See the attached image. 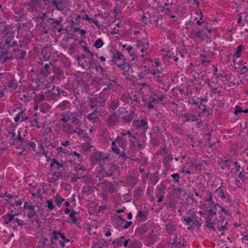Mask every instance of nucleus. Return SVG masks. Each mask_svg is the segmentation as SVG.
Masks as SVG:
<instances>
[{"label": "nucleus", "mask_w": 248, "mask_h": 248, "mask_svg": "<svg viewBox=\"0 0 248 248\" xmlns=\"http://www.w3.org/2000/svg\"><path fill=\"white\" fill-rule=\"evenodd\" d=\"M64 201V199L62 197L57 195L55 198V202L56 204L60 206L62 202H63Z\"/></svg>", "instance_id": "36"}, {"label": "nucleus", "mask_w": 248, "mask_h": 248, "mask_svg": "<svg viewBox=\"0 0 248 248\" xmlns=\"http://www.w3.org/2000/svg\"><path fill=\"white\" fill-rule=\"evenodd\" d=\"M71 105V103L67 100H64L61 102L58 106V107L62 110L68 108Z\"/></svg>", "instance_id": "24"}, {"label": "nucleus", "mask_w": 248, "mask_h": 248, "mask_svg": "<svg viewBox=\"0 0 248 248\" xmlns=\"http://www.w3.org/2000/svg\"><path fill=\"white\" fill-rule=\"evenodd\" d=\"M221 212H223L225 214L227 215L228 216H231V212L228 210L225 209L224 207H220Z\"/></svg>", "instance_id": "43"}, {"label": "nucleus", "mask_w": 248, "mask_h": 248, "mask_svg": "<svg viewBox=\"0 0 248 248\" xmlns=\"http://www.w3.org/2000/svg\"><path fill=\"white\" fill-rule=\"evenodd\" d=\"M51 4L53 5H54L56 8H57V9L59 10H61L58 7V6H59V1H58L57 0H53L52 2H51Z\"/></svg>", "instance_id": "49"}, {"label": "nucleus", "mask_w": 248, "mask_h": 248, "mask_svg": "<svg viewBox=\"0 0 248 248\" xmlns=\"http://www.w3.org/2000/svg\"><path fill=\"white\" fill-rule=\"evenodd\" d=\"M61 238L62 240V241H64L65 242H69L70 241V240L68 239H67L65 236L64 233H62L61 235Z\"/></svg>", "instance_id": "52"}, {"label": "nucleus", "mask_w": 248, "mask_h": 248, "mask_svg": "<svg viewBox=\"0 0 248 248\" xmlns=\"http://www.w3.org/2000/svg\"><path fill=\"white\" fill-rule=\"evenodd\" d=\"M106 242L103 239H96L93 241V248H103L106 246Z\"/></svg>", "instance_id": "15"}, {"label": "nucleus", "mask_w": 248, "mask_h": 248, "mask_svg": "<svg viewBox=\"0 0 248 248\" xmlns=\"http://www.w3.org/2000/svg\"><path fill=\"white\" fill-rule=\"evenodd\" d=\"M119 105V102L118 100H111L109 104V109L111 111L115 110Z\"/></svg>", "instance_id": "26"}, {"label": "nucleus", "mask_w": 248, "mask_h": 248, "mask_svg": "<svg viewBox=\"0 0 248 248\" xmlns=\"http://www.w3.org/2000/svg\"><path fill=\"white\" fill-rule=\"evenodd\" d=\"M82 177V173H80V174H79V175L78 174V173H77V177L76 178L74 177V178H72V181H75L77 179L80 178Z\"/></svg>", "instance_id": "58"}, {"label": "nucleus", "mask_w": 248, "mask_h": 248, "mask_svg": "<svg viewBox=\"0 0 248 248\" xmlns=\"http://www.w3.org/2000/svg\"><path fill=\"white\" fill-rule=\"evenodd\" d=\"M64 167V163L62 162L61 163L58 162L55 158H53L51 160V162L50 163V167L52 170H59L61 168H62Z\"/></svg>", "instance_id": "10"}, {"label": "nucleus", "mask_w": 248, "mask_h": 248, "mask_svg": "<svg viewBox=\"0 0 248 248\" xmlns=\"http://www.w3.org/2000/svg\"><path fill=\"white\" fill-rule=\"evenodd\" d=\"M199 146L201 148L209 150L213 147L214 143L211 140H197Z\"/></svg>", "instance_id": "8"}, {"label": "nucleus", "mask_w": 248, "mask_h": 248, "mask_svg": "<svg viewBox=\"0 0 248 248\" xmlns=\"http://www.w3.org/2000/svg\"><path fill=\"white\" fill-rule=\"evenodd\" d=\"M133 47L132 46H129L126 47V50L128 52H130L133 50Z\"/></svg>", "instance_id": "64"}, {"label": "nucleus", "mask_w": 248, "mask_h": 248, "mask_svg": "<svg viewBox=\"0 0 248 248\" xmlns=\"http://www.w3.org/2000/svg\"><path fill=\"white\" fill-rule=\"evenodd\" d=\"M195 14L199 16V19L196 21L197 24L198 25H201L202 23H203V21H202L203 17L202 12L200 10L196 11L195 12Z\"/></svg>", "instance_id": "31"}, {"label": "nucleus", "mask_w": 248, "mask_h": 248, "mask_svg": "<svg viewBox=\"0 0 248 248\" xmlns=\"http://www.w3.org/2000/svg\"><path fill=\"white\" fill-rule=\"evenodd\" d=\"M78 116V113L77 112L66 111L61 114L62 117L60 119V121L64 123H67L69 121L75 123L77 120Z\"/></svg>", "instance_id": "2"}, {"label": "nucleus", "mask_w": 248, "mask_h": 248, "mask_svg": "<svg viewBox=\"0 0 248 248\" xmlns=\"http://www.w3.org/2000/svg\"><path fill=\"white\" fill-rule=\"evenodd\" d=\"M62 233L58 230H53L52 232V236L51 238V241L52 243H55L58 240L60 237H61Z\"/></svg>", "instance_id": "25"}, {"label": "nucleus", "mask_w": 248, "mask_h": 248, "mask_svg": "<svg viewBox=\"0 0 248 248\" xmlns=\"http://www.w3.org/2000/svg\"><path fill=\"white\" fill-rule=\"evenodd\" d=\"M24 215L27 216L28 218H31L37 215L35 209V206H33L31 203L25 202L24 204Z\"/></svg>", "instance_id": "3"}, {"label": "nucleus", "mask_w": 248, "mask_h": 248, "mask_svg": "<svg viewBox=\"0 0 248 248\" xmlns=\"http://www.w3.org/2000/svg\"><path fill=\"white\" fill-rule=\"evenodd\" d=\"M21 104H17L14 105L12 107L10 108L9 109L10 113H14L15 112H18L21 109Z\"/></svg>", "instance_id": "32"}, {"label": "nucleus", "mask_w": 248, "mask_h": 248, "mask_svg": "<svg viewBox=\"0 0 248 248\" xmlns=\"http://www.w3.org/2000/svg\"><path fill=\"white\" fill-rule=\"evenodd\" d=\"M75 170L76 171H84L85 170V169L84 167L80 165H78L76 166Z\"/></svg>", "instance_id": "46"}, {"label": "nucleus", "mask_w": 248, "mask_h": 248, "mask_svg": "<svg viewBox=\"0 0 248 248\" xmlns=\"http://www.w3.org/2000/svg\"><path fill=\"white\" fill-rule=\"evenodd\" d=\"M62 130L69 135V137L74 139H87L88 137L87 135L86 131L82 130L79 127H77L75 129L72 125L69 123H64L62 125Z\"/></svg>", "instance_id": "1"}, {"label": "nucleus", "mask_w": 248, "mask_h": 248, "mask_svg": "<svg viewBox=\"0 0 248 248\" xmlns=\"http://www.w3.org/2000/svg\"><path fill=\"white\" fill-rule=\"evenodd\" d=\"M130 56L131 57V61H134L137 58V55L136 53L133 52L131 54H130Z\"/></svg>", "instance_id": "54"}, {"label": "nucleus", "mask_w": 248, "mask_h": 248, "mask_svg": "<svg viewBox=\"0 0 248 248\" xmlns=\"http://www.w3.org/2000/svg\"><path fill=\"white\" fill-rule=\"evenodd\" d=\"M121 134L123 136H128L127 138L131 137L135 139L139 138V137L137 136V134L135 133H132L130 131L122 132L121 133Z\"/></svg>", "instance_id": "30"}, {"label": "nucleus", "mask_w": 248, "mask_h": 248, "mask_svg": "<svg viewBox=\"0 0 248 248\" xmlns=\"http://www.w3.org/2000/svg\"><path fill=\"white\" fill-rule=\"evenodd\" d=\"M176 227V223L175 222L170 221L166 225V229L169 234H174Z\"/></svg>", "instance_id": "9"}, {"label": "nucleus", "mask_w": 248, "mask_h": 248, "mask_svg": "<svg viewBox=\"0 0 248 248\" xmlns=\"http://www.w3.org/2000/svg\"><path fill=\"white\" fill-rule=\"evenodd\" d=\"M185 121L186 122H195L197 121V116L194 114L186 113L184 115Z\"/></svg>", "instance_id": "22"}, {"label": "nucleus", "mask_w": 248, "mask_h": 248, "mask_svg": "<svg viewBox=\"0 0 248 248\" xmlns=\"http://www.w3.org/2000/svg\"><path fill=\"white\" fill-rule=\"evenodd\" d=\"M226 229V228L225 226H224V225L220 226V227L218 229V230L220 231H224Z\"/></svg>", "instance_id": "63"}, {"label": "nucleus", "mask_w": 248, "mask_h": 248, "mask_svg": "<svg viewBox=\"0 0 248 248\" xmlns=\"http://www.w3.org/2000/svg\"><path fill=\"white\" fill-rule=\"evenodd\" d=\"M42 119L32 118L31 121V125L33 127H37L38 128H40L42 127H44V124L41 122Z\"/></svg>", "instance_id": "12"}, {"label": "nucleus", "mask_w": 248, "mask_h": 248, "mask_svg": "<svg viewBox=\"0 0 248 248\" xmlns=\"http://www.w3.org/2000/svg\"><path fill=\"white\" fill-rule=\"evenodd\" d=\"M38 0H30L28 2V5L30 6L31 10L33 11L37 9L39 3Z\"/></svg>", "instance_id": "27"}, {"label": "nucleus", "mask_w": 248, "mask_h": 248, "mask_svg": "<svg viewBox=\"0 0 248 248\" xmlns=\"http://www.w3.org/2000/svg\"><path fill=\"white\" fill-rule=\"evenodd\" d=\"M123 140H113L111 144V149L116 154H119L120 153V150L117 147L116 144H120Z\"/></svg>", "instance_id": "28"}, {"label": "nucleus", "mask_w": 248, "mask_h": 248, "mask_svg": "<svg viewBox=\"0 0 248 248\" xmlns=\"http://www.w3.org/2000/svg\"><path fill=\"white\" fill-rule=\"evenodd\" d=\"M100 115V113L98 111H94L93 112L91 113L88 114L87 116L88 119H89L90 121L94 123L96 119H98L99 116Z\"/></svg>", "instance_id": "21"}, {"label": "nucleus", "mask_w": 248, "mask_h": 248, "mask_svg": "<svg viewBox=\"0 0 248 248\" xmlns=\"http://www.w3.org/2000/svg\"><path fill=\"white\" fill-rule=\"evenodd\" d=\"M162 76H161L160 75H158L155 77V80L158 83H162Z\"/></svg>", "instance_id": "50"}, {"label": "nucleus", "mask_w": 248, "mask_h": 248, "mask_svg": "<svg viewBox=\"0 0 248 248\" xmlns=\"http://www.w3.org/2000/svg\"><path fill=\"white\" fill-rule=\"evenodd\" d=\"M28 119L27 116H25L23 115V110L21 109L18 112L17 114L14 118V120L16 122L18 121L23 122Z\"/></svg>", "instance_id": "19"}, {"label": "nucleus", "mask_w": 248, "mask_h": 248, "mask_svg": "<svg viewBox=\"0 0 248 248\" xmlns=\"http://www.w3.org/2000/svg\"><path fill=\"white\" fill-rule=\"evenodd\" d=\"M137 216L140 218H143L144 217V214L141 211H139L138 212Z\"/></svg>", "instance_id": "55"}, {"label": "nucleus", "mask_w": 248, "mask_h": 248, "mask_svg": "<svg viewBox=\"0 0 248 248\" xmlns=\"http://www.w3.org/2000/svg\"><path fill=\"white\" fill-rule=\"evenodd\" d=\"M123 57H124L123 54L118 50H115L112 56V59L109 62V63L112 64L113 63H115L118 60H121Z\"/></svg>", "instance_id": "11"}, {"label": "nucleus", "mask_w": 248, "mask_h": 248, "mask_svg": "<svg viewBox=\"0 0 248 248\" xmlns=\"http://www.w3.org/2000/svg\"><path fill=\"white\" fill-rule=\"evenodd\" d=\"M201 220V218H198L196 216H192L185 218L183 221L186 222V224L187 225H190V223H192L193 228H199L201 226V223H200Z\"/></svg>", "instance_id": "4"}, {"label": "nucleus", "mask_w": 248, "mask_h": 248, "mask_svg": "<svg viewBox=\"0 0 248 248\" xmlns=\"http://www.w3.org/2000/svg\"><path fill=\"white\" fill-rule=\"evenodd\" d=\"M117 221L124 229H127L132 223V221H126L120 216L118 217Z\"/></svg>", "instance_id": "13"}, {"label": "nucleus", "mask_w": 248, "mask_h": 248, "mask_svg": "<svg viewBox=\"0 0 248 248\" xmlns=\"http://www.w3.org/2000/svg\"><path fill=\"white\" fill-rule=\"evenodd\" d=\"M6 36H7L8 38H9V39H7L5 40V44L7 46H17V42L16 41L13 40L11 36H9L8 33H7L4 36V38H6Z\"/></svg>", "instance_id": "23"}, {"label": "nucleus", "mask_w": 248, "mask_h": 248, "mask_svg": "<svg viewBox=\"0 0 248 248\" xmlns=\"http://www.w3.org/2000/svg\"><path fill=\"white\" fill-rule=\"evenodd\" d=\"M15 57L16 59H22L25 58L26 52L22 49H14Z\"/></svg>", "instance_id": "17"}, {"label": "nucleus", "mask_w": 248, "mask_h": 248, "mask_svg": "<svg viewBox=\"0 0 248 248\" xmlns=\"http://www.w3.org/2000/svg\"><path fill=\"white\" fill-rule=\"evenodd\" d=\"M15 221L18 226H22L25 224L24 221L20 220L18 218H16L15 219Z\"/></svg>", "instance_id": "42"}, {"label": "nucleus", "mask_w": 248, "mask_h": 248, "mask_svg": "<svg viewBox=\"0 0 248 248\" xmlns=\"http://www.w3.org/2000/svg\"><path fill=\"white\" fill-rule=\"evenodd\" d=\"M213 200V196L211 194V193H209L208 197L205 199L204 201L206 202H212V200Z\"/></svg>", "instance_id": "47"}, {"label": "nucleus", "mask_w": 248, "mask_h": 248, "mask_svg": "<svg viewBox=\"0 0 248 248\" xmlns=\"http://www.w3.org/2000/svg\"><path fill=\"white\" fill-rule=\"evenodd\" d=\"M145 71H146V72H147V74H149V73H150L153 75H156V73L155 71H150L149 69H146Z\"/></svg>", "instance_id": "61"}, {"label": "nucleus", "mask_w": 248, "mask_h": 248, "mask_svg": "<svg viewBox=\"0 0 248 248\" xmlns=\"http://www.w3.org/2000/svg\"><path fill=\"white\" fill-rule=\"evenodd\" d=\"M244 49V46L242 45L238 46L236 48V52L234 54V57L238 58L241 56V53Z\"/></svg>", "instance_id": "29"}, {"label": "nucleus", "mask_w": 248, "mask_h": 248, "mask_svg": "<svg viewBox=\"0 0 248 248\" xmlns=\"http://www.w3.org/2000/svg\"><path fill=\"white\" fill-rule=\"evenodd\" d=\"M206 226L210 230L213 229V230H215V228L214 227V225L213 222L210 221H206Z\"/></svg>", "instance_id": "41"}, {"label": "nucleus", "mask_w": 248, "mask_h": 248, "mask_svg": "<svg viewBox=\"0 0 248 248\" xmlns=\"http://www.w3.org/2000/svg\"><path fill=\"white\" fill-rule=\"evenodd\" d=\"M243 110L242 109L241 107L239 106H236L235 107V109L234 111V113L235 115H238V113L243 112Z\"/></svg>", "instance_id": "39"}, {"label": "nucleus", "mask_w": 248, "mask_h": 248, "mask_svg": "<svg viewBox=\"0 0 248 248\" xmlns=\"http://www.w3.org/2000/svg\"><path fill=\"white\" fill-rule=\"evenodd\" d=\"M216 194L222 200H228L227 195L225 194L223 189L221 187H218L215 191Z\"/></svg>", "instance_id": "20"}, {"label": "nucleus", "mask_w": 248, "mask_h": 248, "mask_svg": "<svg viewBox=\"0 0 248 248\" xmlns=\"http://www.w3.org/2000/svg\"><path fill=\"white\" fill-rule=\"evenodd\" d=\"M76 215V212L75 210H72L70 213V215L69 216L70 217H75V216Z\"/></svg>", "instance_id": "59"}, {"label": "nucleus", "mask_w": 248, "mask_h": 248, "mask_svg": "<svg viewBox=\"0 0 248 248\" xmlns=\"http://www.w3.org/2000/svg\"><path fill=\"white\" fill-rule=\"evenodd\" d=\"M80 31V34H81L82 35H84L86 33V31L84 30L80 29L78 28L75 29L76 31Z\"/></svg>", "instance_id": "48"}, {"label": "nucleus", "mask_w": 248, "mask_h": 248, "mask_svg": "<svg viewBox=\"0 0 248 248\" xmlns=\"http://www.w3.org/2000/svg\"><path fill=\"white\" fill-rule=\"evenodd\" d=\"M83 50L84 52H87V53H88L91 56H93V52H92L90 49H89L88 47H84L83 48Z\"/></svg>", "instance_id": "51"}, {"label": "nucleus", "mask_w": 248, "mask_h": 248, "mask_svg": "<svg viewBox=\"0 0 248 248\" xmlns=\"http://www.w3.org/2000/svg\"><path fill=\"white\" fill-rule=\"evenodd\" d=\"M72 154L76 156L78 158H80L83 157L82 155H81L80 154H78V153L76 152V151L72 152Z\"/></svg>", "instance_id": "57"}, {"label": "nucleus", "mask_w": 248, "mask_h": 248, "mask_svg": "<svg viewBox=\"0 0 248 248\" xmlns=\"http://www.w3.org/2000/svg\"><path fill=\"white\" fill-rule=\"evenodd\" d=\"M156 196L158 197L157 202H161L162 201L164 196L163 192L162 191L159 192L157 193Z\"/></svg>", "instance_id": "40"}, {"label": "nucleus", "mask_w": 248, "mask_h": 248, "mask_svg": "<svg viewBox=\"0 0 248 248\" xmlns=\"http://www.w3.org/2000/svg\"><path fill=\"white\" fill-rule=\"evenodd\" d=\"M117 122V118L115 114L109 115L107 119V124L110 126H113Z\"/></svg>", "instance_id": "18"}, {"label": "nucleus", "mask_w": 248, "mask_h": 248, "mask_svg": "<svg viewBox=\"0 0 248 248\" xmlns=\"http://www.w3.org/2000/svg\"><path fill=\"white\" fill-rule=\"evenodd\" d=\"M16 215V214L9 213L3 216L2 217V219L4 221V224H8L12 222V220H14Z\"/></svg>", "instance_id": "16"}, {"label": "nucleus", "mask_w": 248, "mask_h": 248, "mask_svg": "<svg viewBox=\"0 0 248 248\" xmlns=\"http://www.w3.org/2000/svg\"><path fill=\"white\" fill-rule=\"evenodd\" d=\"M117 66L119 68H122V69L124 71H128L131 69L130 64L125 62H123L122 64H118Z\"/></svg>", "instance_id": "33"}, {"label": "nucleus", "mask_w": 248, "mask_h": 248, "mask_svg": "<svg viewBox=\"0 0 248 248\" xmlns=\"http://www.w3.org/2000/svg\"><path fill=\"white\" fill-rule=\"evenodd\" d=\"M46 203L47 204V208L49 210L51 211L54 208L55 206L51 201L47 200Z\"/></svg>", "instance_id": "38"}, {"label": "nucleus", "mask_w": 248, "mask_h": 248, "mask_svg": "<svg viewBox=\"0 0 248 248\" xmlns=\"http://www.w3.org/2000/svg\"><path fill=\"white\" fill-rule=\"evenodd\" d=\"M171 177L177 182L179 181V175L177 173L171 174Z\"/></svg>", "instance_id": "45"}, {"label": "nucleus", "mask_w": 248, "mask_h": 248, "mask_svg": "<svg viewBox=\"0 0 248 248\" xmlns=\"http://www.w3.org/2000/svg\"><path fill=\"white\" fill-rule=\"evenodd\" d=\"M244 173H245V172L243 173L242 172H240L238 174V177L241 180H243L245 177Z\"/></svg>", "instance_id": "60"}, {"label": "nucleus", "mask_w": 248, "mask_h": 248, "mask_svg": "<svg viewBox=\"0 0 248 248\" xmlns=\"http://www.w3.org/2000/svg\"><path fill=\"white\" fill-rule=\"evenodd\" d=\"M207 214L209 216H214L217 214L216 211H213L212 209H209L207 211Z\"/></svg>", "instance_id": "44"}, {"label": "nucleus", "mask_w": 248, "mask_h": 248, "mask_svg": "<svg viewBox=\"0 0 248 248\" xmlns=\"http://www.w3.org/2000/svg\"><path fill=\"white\" fill-rule=\"evenodd\" d=\"M137 45L139 47H141L140 51L142 52H144L145 50L148 49L149 46L148 42L146 40H139Z\"/></svg>", "instance_id": "14"}, {"label": "nucleus", "mask_w": 248, "mask_h": 248, "mask_svg": "<svg viewBox=\"0 0 248 248\" xmlns=\"http://www.w3.org/2000/svg\"><path fill=\"white\" fill-rule=\"evenodd\" d=\"M133 125L137 129L145 132L148 128V123L146 120H136L133 122Z\"/></svg>", "instance_id": "5"}, {"label": "nucleus", "mask_w": 248, "mask_h": 248, "mask_svg": "<svg viewBox=\"0 0 248 248\" xmlns=\"http://www.w3.org/2000/svg\"><path fill=\"white\" fill-rule=\"evenodd\" d=\"M157 103L156 100L154 98H151L150 102L147 104V107L149 109L154 108V105Z\"/></svg>", "instance_id": "35"}, {"label": "nucleus", "mask_w": 248, "mask_h": 248, "mask_svg": "<svg viewBox=\"0 0 248 248\" xmlns=\"http://www.w3.org/2000/svg\"><path fill=\"white\" fill-rule=\"evenodd\" d=\"M210 206L212 208H216V206L217 205V203H215L213 200H212V202H209Z\"/></svg>", "instance_id": "56"}, {"label": "nucleus", "mask_w": 248, "mask_h": 248, "mask_svg": "<svg viewBox=\"0 0 248 248\" xmlns=\"http://www.w3.org/2000/svg\"><path fill=\"white\" fill-rule=\"evenodd\" d=\"M77 222V217H71V222L76 224Z\"/></svg>", "instance_id": "62"}, {"label": "nucleus", "mask_w": 248, "mask_h": 248, "mask_svg": "<svg viewBox=\"0 0 248 248\" xmlns=\"http://www.w3.org/2000/svg\"><path fill=\"white\" fill-rule=\"evenodd\" d=\"M102 152H97L95 153L91 156L92 161L95 164H101L105 162V158Z\"/></svg>", "instance_id": "6"}, {"label": "nucleus", "mask_w": 248, "mask_h": 248, "mask_svg": "<svg viewBox=\"0 0 248 248\" xmlns=\"http://www.w3.org/2000/svg\"><path fill=\"white\" fill-rule=\"evenodd\" d=\"M154 63L155 64V66H157V67H160L161 65V63L160 61L158 59L155 60Z\"/></svg>", "instance_id": "53"}, {"label": "nucleus", "mask_w": 248, "mask_h": 248, "mask_svg": "<svg viewBox=\"0 0 248 248\" xmlns=\"http://www.w3.org/2000/svg\"><path fill=\"white\" fill-rule=\"evenodd\" d=\"M124 239V236H121L119 238L116 239L113 241L112 243L117 246H122L123 244V240Z\"/></svg>", "instance_id": "34"}, {"label": "nucleus", "mask_w": 248, "mask_h": 248, "mask_svg": "<svg viewBox=\"0 0 248 248\" xmlns=\"http://www.w3.org/2000/svg\"><path fill=\"white\" fill-rule=\"evenodd\" d=\"M103 45L104 43L103 41L101 39H98L95 41L94 46L97 48H100L103 46Z\"/></svg>", "instance_id": "37"}, {"label": "nucleus", "mask_w": 248, "mask_h": 248, "mask_svg": "<svg viewBox=\"0 0 248 248\" xmlns=\"http://www.w3.org/2000/svg\"><path fill=\"white\" fill-rule=\"evenodd\" d=\"M59 93V88L57 87L56 89L54 88L52 90L46 92L45 93V95L48 100H52L54 99L56 95Z\"/></svg>", "instance_id": "7"}]
</instances>
